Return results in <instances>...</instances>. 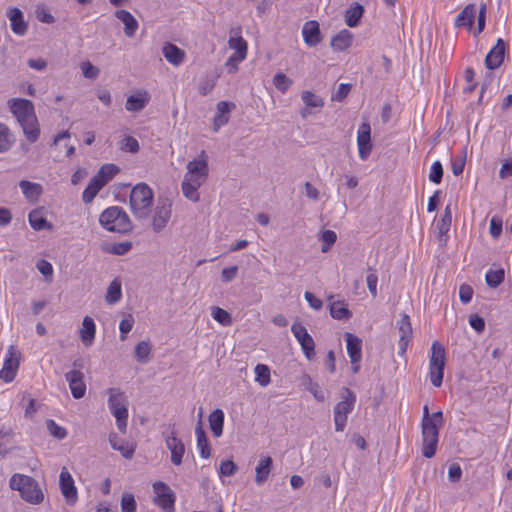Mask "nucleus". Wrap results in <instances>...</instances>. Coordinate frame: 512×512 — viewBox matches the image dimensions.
Here are the masks:
<instances>
[{
	"mask_svg": "<svg viewBox=\"0 0 512 512\" xmlns=\"http://www.w3.org/2000/svg\"><path fill=\"white\" fill-rule=\"evenodd\" d=\"M273 460L270 456L261 457L255 468V483L257 485L264 484L272 470Z\"/></svg>",
	"mask_w": 512,
	"mask_h": 512,
	"instance_id": "26",
	"label": "nucleus"
},
{
	"mask_svg": "<svg viewBox=\"0 0 512 512\" xmlns=\"http://www.w3.org/2000/svg\"><path fill=\"white\" fill-rule=\"evenodd\" d=\"M136 501L132 494H125L121 499L122 512H136Z\"/></svg>",
	"mask_w": 512,
	"mask_h": 512,
	"instance_id": "56",
	"label": "nucleus"
},
{
	"mask_svg": "<svg viewBox=\"0 0 512 512\" xmlns=\"http://www.w3.org/2000/svg\"><path fill=\"white\" fill-rule=\"evenodd\" d=\"M364 13V7L359 3H354L350 6L345 13V22L351 27H357Z\"/></svg>",
	"mask_w": 512,
	"mask_h": 512,
	"instance_id": "34",
	"label": "nucleus"
},
{
	"mask_svg": "<svg viewBox=\"0 0 512 512\" xmlns=\"http://www.w3.org/2000/svg\"><path fill=\"white\" fill-rule=\"evenodd\" d=\"M134 322V317L131 314H128L124 319L121 320L119 324L121 341H124L127 338V334L132 330Z\"/></svg>",
	"mask_w": 512,
	"mask_h": 512,
	"instance_id": "50",
	"label": "nucleus"
},
{
	"mask_svg": "<svg viewBox=\"0 0 512 512\" xmlns=\"http://www.w3.org/2000/svg\"><path fill=\"white\" fill-rule=\"evenodd\" d=\"M59 486L62 495L64 496L68 505H74L78 499L77 488L74 484V480L67 470L63 467L59 476Z\"/></svg>",
	"mask_w": 512,
	"mask_h": 512,
	"instance_id": "13",
	"label": "nucleus"
},
{
	"mask_svg": "<svg viewBox=\"0 0 512 512\" xmlns=\"http://www.w3.org/2000/svg\"><path fill=\"white\" fill-rule=\"evenodd\" d=\"M13 142L14 139L12 138L9 128L0 123V153L8 151Z\"/></svg>",
	"mask_w": 512,
	"mask_h": 512,
	"instance_id": "43",
	"label": "nucleus"
},
{
	"mask_svg": "<svg viewBox=\"0 0 512 512\" xmlns=\"http://www.w3.org/2000/svg\"><path fill=\"white\" fill-rule=\"evenodd\" d=\"M165 59L174 66H179L185 59V51L173 43L167 42L162 48Z\"/></svg>",
	"mask_w": 512,
	"mask_h": 512,
	"instance_id": "25",
	"label": "nucleus"
},
{
	"mask_svg": "<svg viewBox=\"0 0 512 512\" xmlns=\"http://www.w3.org/2000/svg\"><path fill=\"white\" fill-rule=\"evenodd\" d=\"M469 324L478 333H482L485 329L484 319L477 314H473L470 316Z\"/></svg>",
	"mask_w": 512,
	"mask_h": 512,
	"instance_id": "61",
	"label": "nucleus"
},
{
	"mask_svg": "<svg viewBox=\"0 0 512 512\" xmlns=\"http://www.w3.org/2000/svg\"><path fill=\"white\" fill-rule=\"evenodd\" d=\"M132 249V243L129 241L116 243L112 246L110 252L114 255H125Z\"/></svg>",
	"mask_w": 512,
	"mask_h": 512,
	"instance_id": "59",
	"label": "nucleus"
},
{
	"mask_svg": "<svg viewBox=\"0 0 512 512\" xmlns=\"http://www.w3.org/2000/svg\"><path fill=\"white\" fill-rule=\"evenodd\" d=\"M209 173L208 156L203 150L198 159H194L187 164V173L185 174L190 180L198 183H205Z\"/></svg>",
	"mask_w": 512,
	"mask_h": 512,
	"instance_id": "8",
	"label": "nucleus"
},
{
	"mask_svg": "<svg viewBox=\"0 0 512 512\" xmlns=\"http://www.w3.org/2000/svg\"><path fill=\"white\" fill-rule=\"evenodd\" d=\"M461 476H462V469H461L460 465L457 463L451 464L449 466V470H448L449 481L452 483H456V482L460 481Z\"/></svg>",
	"mask_w": 512,
	"mask_h": 512,
	"instance_id": "62",
	"label": "nucleus"
},
{
	"mask_svg": "<svg viewBox=\"0 0 512 512\" xmlns=\"http://www.w3.org/2000/svg\"><path fill=\"white\" fill-rule=\"evenodd\" d=\"M505 277L504 269L490 270L486 273L485 280L490 288H497Z\"/></svg>",
	"mask_w": 512,
	"mask_h": 512,
	"instance_id": "42",
	"label": "nucleus"
},
{
	"mask_svg": "<svg viewBox=\"0 0 512 512\" xmlns=\"http://www.w3.org/2000/svg\"><path fill=\"white\" fill-rule=\"evenodd\" d=\"M11 113L16 117L27 140L34 143L40 136V128L30 100L14 98L8 101Z\"/></svg>",
	"mask_w": 512,
	"mask_h": 512,
	"instance_id": "1",
	"label": "nucleus"
},
{
	"mask_svg": "<svg viewBox=\"0 0 512 512\" xmlns=\"http://www.w3.org/2000/svg\"><path fill=\"white\" fill-rule=\"evenodd\" d=\"M452 220L441 218L440 221L437 223L438 228V238L441 243H446V235L450 229Z\"/></svg>",
	"mask_w": 512,
	"mask_h": 512,
	"instance_id": "55",
	"label": "nucleus"
},
{
	"mask_svg": "<svg viewBox=\"0 0 512 512\" xmlns=\"http://www.w3.org/2000/svg\"><path fill=\"white\" fill-rule=\"evenodd\" d=\"M167 448L171 452V462L178 466L182 463V458L185 453V445L177 438L176 431L172 429L171 433L165 437Z\"/></svg>",
	"mask_w": 512,
	"mask_h": 512,
	"instance_id": "17",
	"label": "nucleus"
},
{
	"mask_svg": "<svg viewBox=\"0 0 512 512\" xmlns=\"http://www.w3.org/2000/svg\"><path fill=\"white\" fill-rule=\"evenodd\" d=\"M241 32V28L238 27L236 29H231V34L233 36L230 37L228 41V45L231 49L235 50V53L229 57L227 61V65H229L232 61H243L247 55V42L239 35Z\"/></svg>",
	"mask_w": 512,
	"mask_h": 512,
	"instance_id": "16",
	"label": "nucleus"
},
{
	"mask_svg": "<svg viewBox=\"0 0 512 512\" xmlns=\"http://www.w3.org/2000/svg\"><path fill=\"white\" fill-rule=\"evenodd\" d=\"M7 17L10 21L11 30L18 36H24L28 30V22L24 19L23 12L17 8L12 7L7 12Z\"/></svg>",
	"mask_w": 512,
	"mask_h": 512,
	"instance_id": "21",
	"label": "nucleus"
},
{
	"mask_svg": "<svg viewBox=\"0 0 512 512\" xmlns=\"http://www.w3.org/2000/svg\"><path fill=\"white\" fill-rule=\"evenodd\" d=\"M330 315L337 320H347L352 313L342 301H334L330 304Z\"/></svg>",
	"mask_w": 512,
	"mask_h": 512,
	"instance_id": "36",
	"label": "nucleus"
},
{
	"mask_svg": "<svg viewBox=\"0 0 512 512\" xmlns=\"http://www.w3.org/2000/svg\"><path fill=\"white\" fill-rule=\"evenodd\" d=\"M302 100L307 107H322L324 105L323 100L310 91L302 93Z\"/></svg>",
	"mask_w": 512,
	"mask_h": 512,
	"instance_id": "53",
	"label": "nucleus"
},
{
	"mask_svg": "<svg viewBox=\"0 0 512 512\" xmlns=\"http://www.w3.org/2000/svg\"><path fill=\"white\" fill-rule=\"evenodd\" d=\"M95 323L94 320L86 316L82 322V328L80 330V336L83 344L87 347L91 346L95 338Z\"/></svg>",
	"mask_w": 512,
	"mask_h": 512,
	"instance_id": "29",
	"label": "nucleus"
},
{
	"mask_svg": "<svg viewBox=\"0 0 512 512\" xmlns=\"http://www.w3.org/2000/svg\"><path fill=\"white\" fill-rule=\"evenodd\" d=\"M320 240L322 242L321 251L328 252L337 240V235L333 230H325L322 232Z\"/></svg>",
	"mask_w": 512,
	"mask_h": 512,
	"instance_id": "47",
	"label": "nucleus"
},
{
	"mask_svg": "<svg viewBox=\"0 0 512 512\" xmlns=\"http://www.w3.org/2000/svg\"><path fill=\"white\" fill-rule=\"evenodd\" d=\"M505 42L503 39L499 38L495 44V46L489 51L485 58V66L489 70H495L504 61L505 57Z\"/></svg>",
	"mask_w": 512,
	"mask_h": 512,
	"instance_id": "20",
	"label": "nucleus"
},
{
	"mask_svg": "<svg viewBox=\"0 0 512 512\" xmlns=\"http://www.w3.org/2000/svg\"><path fill=\"white\" fill-rule=\"evenodd\" d=\"M356 396L352 390L347 387L341 390V401L334 407L335 430L342 432L345 429L348 414L354 409Z\"/></svg>",
	"mask_w": 512,
	"mask_h": 512,
	"instance_id": "6",
	"label": "nucleus"
},
{
	"mask_svg": "<svg viewBox=\"0 0 512 512\" xmlns=\"http://www.w3.org/2000/svg\"><path fill=\"white\" fill-rule=\"evenodd\" d=\"M80 67L84 77L87 79L95 80L99 76V68L94 66L90 61L82 62Z\"/></svg>",
	"mask_w": 512,
	"mask_h": 512,
	"instance_id": "52",
	"label": "nucleus"
},
{
	"mask_svg": "<svg viewBox=\"0 0 512 512\" xmlns=\"http://www.w3.org/2000/svg\"><path fill=\"white\" fill-rule=\"evenodd\" d=\"M117 19L124 24V33L128 37H133L138 29V22L135 17L126 10H117L115 13Z\"/></svg>",
	"mask_w": 512,
	"mask_h": 512,
	"instance_id": "27",
	"label": "nucleus"
},
{
	"mask_svg": "<svg viewBox=\"0 0 512 512\" xmlns=\"http://www.w3.org/2000/svg\"><path fill=\"white\" fill-rule=\"evenodd\" d=\"M353 34L347 30H341L337 35L331 39V47L335 51H344L352 44Z\"/></svg>",
	"mask_w": 512,
	"mask_h": 512,
	"instance_id": "30",
	"label": "nucleus"
},
{
	"mask_svg": "<svg viewBox=\"0 0 512 512\" xmlns=\"http://www.w3.org/2000/svg\"><path fill=\"white\" fill-rule=\"evenodd\" d=\"M151 343L149 341H140L135 347V358L140 363H147L150 359Z\"/></svg>",
	"mask_w": 512,
	"mask_h": 512,
	"instance_id": "39",
	"label": "nucleus"
},
{
	"mask_svg": "<svg viewBox=\"0 0 512 512\" xmlns=\"http://www.w3.org/2000/svg\"><path fill=\"white\" fill-rule=\"evenodd\" d=\"M475 14H476L475 5L468 4L456 17L455 26L456 27L467 26V27L471 28L474 23Z\"/></svg>",
	"mask_w": 512,
	"mask_h": 512,
	"instance_id": "33",
	"label": "nucleus"
},
{
	"mask_svg": "<svg viewBox=\"0 0 512 512\" xmlns=\"http://www.w3.org/2000/svg\"><path fill=\"white\" fill-rule=\"evenodd\" d=\"M400 339L398 342L399 354L403 355L412 339V326L410 318L407 314H402L400 320L397 322Z\"/></svg>",
	"mask_w": 512,
	"mask_h": 512,
	"instance_id": "18",
	"label": "nucleus"
},
{
	"mask_svg": "<svg viewBox=\"0 0 512 512\" xmlns=\"http://www.w3.org/2000/svg\"><path fill=\"white\" fill-rule=\"evenodd\" d=\"M445 363V348L439 341H434L431 346L429 374L431 383L435 387L442 385Z\"/></svg>",
	"mask_w": 512,
	"mask_h": 512,
	"instance_id": "7",
	"label": "nucleus"
},
{
	"mask_svg": "<svg viewBox=\"0 0 512 512\" xmlns=\"http://www.w3.org/2000/svg\"><path fill=\"white\" fill-rule=\"evenodd\" d=\"M351 90V85L342 83L339 85L338 90L332 94V101L342 102Z\"/></svg>",
	"mask_w": 512,
	"mask_h": 512,
	"instance_id": "57",
	"label": "nucleus"
},
{
	"mask_svg": "<svg viewBox=\"0 0 512 512\" xmlns=\"http://www.w3.org/2000/svg\"><path fill=\"white\" fill-rule=\"evenodd\" d=\"M357 145L359 157L366 160L371 154L373 144L371 141V126L368 122H363L357 132Z\"/></svg>",
	"mask_w": 512,
	"mask_h": 512,
	"instance_id": "15",
	"label": "nucleus"
},
{
	"mask_svg": "<svg viewBox=\"0 0 512 512\" xmlns=\"http://www.w3.org/2000/svg\"><path fill=\"white\" fill-rule=\"evenodd\" d=\"M422 428V454L425 458H432L437 450L439 430L435 425L421 426Z\"/></svg>",
	"mask_w": 512,
	"mask_h": 512,
	"instance_id": "10",
	"label": "nucleus"
},
{
	"mask_svg": "<svg viewBox=\"0 0 512 512\" xmlns=\"http://www.w3.org/2000/svg\"><path fill=\"white\" fill-rule=\"evenodd\" d=\"M153 490L156 495L155 503L166 512H174L175 494L171 488L164 482L157 481L153 484Z\"/></svg>",
	"mask_w": 512,
	"mask_h": 512,
	"instance_id": "9",
	"label": "nucleus"
},
{
	"mask_svg": "<svg viewBox=\"0 0 512 512\" xmlns=\"http://www.w3.org/2000/svg\"><path fill=\"white\" fill-rule=\"evenodd\" d=\"M303 40L309 47L318 45L321 40V31L319 23L315 20L306 22L302 29Z\"/></svg>",
	"mask_w": 512,
	"mask_h": 512,
	"instance_id": "22",
	"label": "nucleus"
},
{
	"mask_svg": "<svg viewBox=\"0 0 512 512\" xmlns=\"http://www.w3.org/2000/svg\"><path fill=\"white\" fill-rule=\"evenodd\" d=\"M120 149L130 153H137L140 149L139 142L132 136H126L120 141Z\"/></svg>",
	"mask_w": 512,
	"mask_h": 512,
	"instance_id": "48",
	"label": "nucleus"
},
{
	"mask_svg": "<svg viewBox=\"0 0 512 512\" xmlns=\"http://www.w3.org/2000/svg\"><path fill=\"white\" fill-rule=\"evenodd\" d=\"M212 317L215 321L223 326H230L232 324V316L229 312L220 307L212 309Z\"/></svg>",
	"mask_w": 512,
	"mask_h": 512,
	"instance_id": "45",
	"label": "nucleus"
},
{
	"mask_svg": "<svg viewBox=\"0 0 512 512\" xmlns=\"http://www.w3.org/2000/svg\"><path fill=\"white\" fill-rule=\"evenodd\" d=\"M306 301L309 303L310 307L315 310H320L323 306L322 300L317 298L312 292L306 291L304 294Z\"/></svg>",
	"mask_w": 512,
	"mask_h": 512,
	"instance_id": "64",
	"label": "nucleus"
},
{
	"mask_svg": "<svg viewBox=\"0 0 512 512\" xmlns=\"http://www.w3.org/2000/svg\"><path fill=\"white\" fill-rule=\"evenodd\" d=\"M291 331L301 345L306 358L311 360L315 355V343L312 336L307 332V329L299 323H294L291 326Z\"/></svg>",
	"mask_w": 512,
	"mask_h": 512,
	"instance_id": "12",
	"label": "nucleus"
},
{
	"mask_svg": "<svg viewBox=\"0 0 512 512\" xmlns=\"http://www.w3.org/2000/svg\"><path fill=\"white\" fill-rule=\"evenodd\" d=\"M473 296V289L470 285L462 284L459 288V298L463 304H467L471 301Z\"/></svg>",
	"mask_w": 512,
	"mask_h": 512,
	"instance_id": "58",
	"label": "nucleus"
},
{
	"mask_svg": "<svg viewBox=\"0 0 512 512\" xmlns=\"http://www.w3.org/2000/svg\"><path fill=\"white\" fill-rule=\"evenodd\" d=\"M202 408L199 411V421L195 428V433L197 437V448L200 450V455L202 458H209L211 455V448L207 438V435L202 426Z\"/></svg>",
	"mask_w": 512,
	"mask_h": 512,
	"instance_id": "24",
	"label": "nucleus"
},
{
	"mask_svg": "<svg viewBox=\"0 0 512 512\" xmlns=\"http://www.w3.org/2000/svg\"><path fill=\"white\" fill-rule=\"evenodd\" d=\"M122 297V289L121 282L118 279H114L110 282L107 294H106V302L109 304L117 303Z\"/></svg>",
	"mask_w": 512,
	"mask_h": 512,
	"instance_id": "37",
	"label": "nucleus"
},
{
	"mask_svg": "<svg viewBox=\"0 0 512 512\" xmlns=\"http://www.w3.org/2000/svg\"><path fill=\"white\" fill-rule=\"evenodd\" d=\"M236 470L237 466L232 460H225L220 464V474L223 476H232Z\"/></svg>",
	"mask_w": 512,
	"mask_h": 512,
	"instance_id": "60",
	"label": "nucleus"
},
{
	"mask_svg": "<svg viewBox=\"0 0 512 512\" xmlns=\"http://www.w3.org/2000/svg\"><path fill=\"white\" fill-rule=\"evenodd\" d=\"M347 353L350 357L351 363L356 364L360 362L362 357V341L359 337L352 333L345 334Z\"/></svg>",
	"mask_w": 512,
	"mask_h": 512,
	"instance_id": "23",
	"label": "nucleus"
},
{
	"mask_svg": "<svg viewBox=\"0 0 512 512\" xmlns=\"http://www.w3.org/2000/svg\"><path fill=\"white\" fill-rule=\"evenodd\" d=\"M20 364V354L10 346L8 349V357L5 359L2 369L0 370V378L5 382H11L16 377V373Z\"/></svg>",
	"mask_w": 512,
	"mask_h": 512,
	"instance_id": "14",
	"label": "nucleus"
},
{
	"mask_svg": "<svg viewBox=\"0 0 512 512\" xmlns=\"http://www.w3.org/2000/svg\"><path fill=\"white\" fill-rule=\"evenodd\" d=\"M65 378L69 383L72 396L75 399L83 398L86 393L84 374L81 371H69L65 374Z\"/></svg>",
	"mask_w": 512,
	"mask_h": 512,
	"instance_id": "19",
	"label": "nucleus"
},
{
	"mask_svg": "<svg viewBox=\"0 0 512 512\" xmlns=\"http://www.w3.org/2000/svg\"><path fill=\"white\" fill-rule=\"evenodd\" d=\"M203 185V183L196 184L192 180H190L188 177L184 176L183 182H182V192L184 196L189 199L192 202H198L199 201V193L198 189Z\"/></svg>",
	"mask_w": 512,
	"mask_h": 512,
	"instance_id": "35",
	"label": "nucleus"
},
{
	"mask_svg": "<svg viewBox=\"0 0 512 512\" xmlns=\"http://www.w3.org/2000/svg\"><path fill=\"white\" fill-rule=\"evenodd\" d=\"M46 425L49 433L53 437L62 440L67 436L66 429L64 427L59 426L54 420H47Z\"/></svg>",
	"mask_w": 512,
	"mask_h": 512,
	"instance_id": "51",
	"label": "nucleus"
},
{
	"mask_svg": "<svg viewBox=\"0 0 512 512\" xmlns=\"http://www.w3.org/2000/svg\"><path fill=\"white\" fill-rule=\"evenodd\" d=\"M100 224L111 232L126 234L132 230V223L127 213L118 206L105 209L100 217Z\"/></svg>",
	"mask_w": 512,
	"mask_h": 512,
	"instance_id": "4",
	"label": "nucleus"
},
{
	"mask_svg": "<svg viewBox=\"0 0 512 512\" xmlns=\"http://www.w3.org/2000/svg\"><path fill=\"white\" fill-rule=\"evenodd\" d=\"M153 190L145 183L133 187L130 193V207L133 215L139 220H146L151 214Z\"/></svg>",
	"mask_w": 512,
	"mask_h": 512,
	"instance_id": "3",
	"label": "nucleus"
},
{
	"mask_svg": "<svg viewBox=\"0 0 512 512\" xmlns=\"http://www.w3.org/2000/svg\"><path fill=\"white\" fill-rule=\"evenodd\" d=\"M171 203L168 199H158L152 218V228L154 232L163 230L171 217Z\"/></svg>",
	"mask_w": 512,
	"mask_h": 512,
	"instance_id": "11",
	"label": "nucleus"
},
{
	"mask_svg": "<svg viewBox=\"0 0 512 512\" xmlns=\"http://www.w3.org/2000/svg\"><path fill=\"white\" fill-rule=\"evenodd\" d=\"M120 171L115 164H104L97 172L98 178L105 181V185Z\"/></svg>",
	"mask_w": 512,
	"mask_h": 512,
	"instance_id": "44",
	"label": "nucleus"
},
{
	"mask_svg": "<svg viewBox=\"0 0 512 512\" xmlns=\"http://www.w3.org/2000/svg\"><path fill=\"white\" fill-rule=\"evenodd\" d=\"M29 223L34 230L40 231L46 228H51V224L47 222L46 218H44L40 211L33 210L29 213L28 216Z\"/></svg>",
	"mask_w": 512,
	"mask_h": 512,
	"instance_id": "38",
	"label": "nucleus"
},
{
	"mask_svg": "<svg viewBox=\"0 0 512 512\" xmlns=\"http://www.w3.org/2000/svg\"><path fill=\"white\" fill-rule=\"evenodd\" d=\"M109 442L114 450L119 451L126 459H131L135 453V446L122 440L117 434L112 433L109 435Z\"/></svg>",
	"mask_w": 512,
	"mask_h": 512,
	"instance_id": "28",
	"label": "nucleus"
},
{
	"mask_svg": "<svg viewBox=\"0 0 512 512\" xmlns=\"http://www.w3.org/2000/svg\"><path fill=\"white\" fill-rule=\"evenodd\" d=\"M489 231L493 238H498L502 232V221L497 218H492L490 221Z\"/></svg>",
	"mask_w": 512,
	"mask_h": 512,
	"instance_id": "63",
	"label": "nucleus"
},
{
	"mask_svg": "<svg viewBox=\"0 0 512 512\" xmlns=\"http://www.w3.org/2000/svg\"><path fill=\"white\" fill-rule=\"evenodd\" d=\"M208 421L213 436L220 437L223 433L224 412L219 408L215 409L209 415Z\"/></svg>",
	"mask_w": 512,
	"mask_h": 512,
	"instance_id": "32",
	"label": "nucleus"
},
{
	"mask_svg": "<svg viewBox=\"0 0 512 512\" xmlns=\"http://www.w3.org/2000/svg\"><path fill=\"white\" fill-rule=\"evenodd\" d=\"M12 490H17L23 500L30 504H40L44 500V494L38 482L31 476L16 473L9 480Z\"/></svg>",
	"mask_w": 512,
	"mask_h": 512,
	"instance_id": "2",
	"label": "nucleus"
},
{
	"mask_svg": "<svg viewBox=\"0 0 512 512\" xmlns=\"http://www.w3.org/2000/svg\"><path fill=\"white\" fill-rule=\"evenodd\" d=\"M108 407L116 418L117 428L121 433H126L128 420V401L124 392L116 388H109Z\"/></svg>",
	"mask_w": 512,
	"mask_h": 512,
	"instance_id": "5",
	"label": "nucleus"
},
{
	"mask_svg": "<svg viewBox=\"0 0 512 512\" xmlns=\"http://www.w3.org/2000/svg\"><path fill=\"white\" fill-rule=\"evenodd\" d=\"M274 86L282 93L286 92L292 84V80L288 78L284 73H277L273 77Z\"/></svg>",
	"mask_w": 512,
	"mask_h": 512,
	"instance_id": "49",
	"label": "nucleus"
},
{
	"mask_svg": "<svg viewBox=\"0 0 512 512\" xmlns=\"http://www.w3.org/2000/svg\"><path fill=\"white\" fill-rule=\"evenodd\" d=\"M443 177V167L440 161H435L430 169L429 180L435 184H439Z\"/></svg>",
	"mask_w": 512,
	"mask_h": 512,
	"instance_id": "54",
	"label": "nucleus"
},
{
	"mask_svg": "<svg viewBox=\"0 0 512 512\" xmlns=\"http://www.w3.org/2000/svg\"><path fill=\"white\" fill-rule=\"evenodd\" d=\"M255 381L262 387H266L271 382L270 369L265 364H257L255 367Z\"/></svg>",
	"mask_w": 512,
	"mask_h": 512,
	"instance_id": "40",
	"label": "nucleus"
},
{
	"mask_svg": "<svg viewBox=\"0 0 512 512\" xmlns=\"http://www.w3.org/2000/svg\"><path fill=\"white\" fill-rule=\"evenodd\" d=\"M105 186V181L100 180L95 175L89 182L82 194V200L84 203H90L97 196L99 191Z\"/></svg>",
	"mask_w": 512,
	"mask_h": 512,
	"instance_id": "31",
	"label": "nucleus"
},
{
	"mask_svg": "<svg viewBox=\"0 0 512 512\" xmlns=\"http://www.w3.org/2000/svg\"><path fill=\"white\" fill-rule=\"evenodd\" d=\"M147 102L148 99L144 97L138 95H131L126 100L125 108L126 110L131 112H139L145 108Z\"/></svg>",
	"mask_w": 512,
	"mask_h": 512,
	"instance_id": "41",
	"label": "nucleus"
},
{
	"mask_svg": "<svg viewBox=\"0 0 512 512\" xmlns=\"http://www.w3.org/2000/svg\"><path fill=\"white\" fill-rule=\"evenodd\" d=\"M19 186H20L23 194L28 198L38 196L41 193V186L37 183H32L27 180H22V181H20Z\"/></svg>",
	"mask_w": 512,
	"mask_h": 512,
	"instance_id": "46",
	"label": "nucleus"
}]
</instances>
